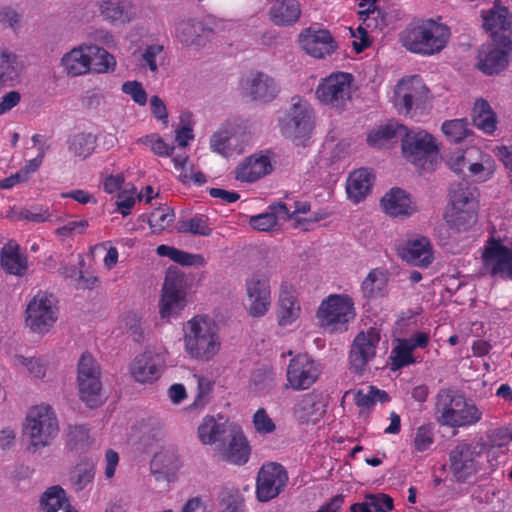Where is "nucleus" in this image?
I'll return each mask as SVG.
<instances>
[{
	"mask_svg": "<svg viewBox=\"0 0 512 512\" xmlns=\"http://www.w3.org/2000/svg\"><path fill=\"white\" fill-rule=\"evenodd\" d=\"M435 413L441 425L459 428L477 424L482 419V410L459 391L442 388L436 395Z\"/></svg>",
	"mask_w": 512,
	"mask_h": 512,
	"instance_id": "1",
	"label": "nucleus"
},
{
	"mask_svg": "<svg viewBox=\"0 0 512 512\" xmlns=\"http://www.w3.org/2000/svg\"><path fill=\"white\" fill-rule=\"evenodd\" d=\"M184 347L190 357L211 360L220 350L221 342L218 327L208 316L197 315L183 326Z\"/></svg>",
	"mask_w": 512,
	"mask_h": 512,
	"instance_id": "2",
	"label": "nucleus"
},
{
	"mask_svg": "<svg viewBox=\"0 0 512 512\" xmlns=\"http://www.w3.org/2000/svg\"><path fill=\"white\" fill-rule=\"evenodd\" d=\"M447 25L432 19L407 28L401 36L402 45L409 51L421 55H434L441 52L450 38Z\"/></svg>",
	"mask_w": 512,
	"mask_h": 512,
	"instance_id": "3",
	"label": "nucleus"
},
{
	"mask_svg": "<svg viewBox=\"0 0 512 512\" xmlns=\"http://www.w3.org/2000/svg\"><path fill=\"white\" fill-rule=\"evenodd\" d=\"M58 421L49 406H37L29 411L24 435L28 438L27 451L37 453L48 446L58 434Z\"/></svg>",
	"mask_w": 512,
	"mask_h": 512,
	"instance_id": "4",
	"label": "nucleus"
},
{
	"mask_svg": "<svg viewBox=\"0 0 512 512\" xmlns=\"http://www.w3.org/2000/svg\"><path fill=\"white\" fill-rule=\"evenodd\" d=\"M314 128V110L305 100L298 99L280 119V131L296 145H304Z\"/></svg>",
	"mask_w": 512,
	"mask_h": 512,
	"instance_id": "5",
	"label": "nucleus"
},
{
	"mask_svg": "<svg viewBox=\"0 0 512 512\" xmlns=\"http://www.w3.org/2000/svg\"><path fill=\"white\" fill-rule=\"evenodd\" d=\"M355 315L352 298L344 294L328 296L317 311L321 326L330 332L347 330V324Z\"/></svg>",
	"mask_w": 512,
	"mask_h": 512,
	"instance_id": "6",
	"label": "nucleus"
},
{
	"mask_svg": "<svg viewBox=\"0 0 512 512\" xmlns=\"http://www.w3.org/2000/svg\"><path fill=\"white\" fill-rule=\"evenodd\" d=\"M353 76L336 72L323 78L315 90L317 100L324 106L343 111L351 100Z\"/></svg>",
	"mask_w": 512,
	"mask_h": 512,
	"instance_id": "7",
	"label": "nucleus"
},
{
	"mask_svg": "<svg viewBox=\"0 0 512 512\" xmlns=\"http://www.w3.org/2000/svg\"><path fill=\"white\" fill-rule=\"evenodd\" d=\"M401 142L404 156L416 167L423 170L433 169L438 153L430 134L424 131H409L406 128Z\"/></svg>",
	"mask_w": 512,
	"mask_h": 512,
	"instance_id": "8",
	"label": "nucleus"
},
{
	"mask_svg": "<svg viewBox=\"0 0 512 512\" xmlns=\"http://www.w3.org/2000/svg\"><path fill=\"white\" fill-rule=\"evenodd\" d=\"M77 381L80 397L90 408H96L103 403L100 380L101 370L90 353H83L78 361Z\"/></svg>",
	"mask_w": 512,
	"mask_h": 512,
	"instance_id": "9",
	"label": "nucleus"
},
{
	"mask_svg": "<svg viewBox=\"0 0 512 512\" xmlns=\"http://www.w3.org/2000/svg\"><path fill=\"white\" fill-rule=\"evenodd\" d=\"M485 449V442L461 441L450 451V471L458 482H465L478 472V458Z\"/></svg>",
	"mask_w": 512,
	"mask_h": 512,
	"instance_id": "10",
	"label": "nucleus"
},
{
	"mask_svg": "<svg viewBox=\"0 0 512 512\" xmlns=\"http://www.w3.org/2000/svg\"><path fill=\"white\" fill-rule=\"evenodd\" d=\"M381 335L377 328L371 327L359 332L352 341L349 351V369L352 373L362 376L368 371L369 363L376 357V350Z\"/></svg>",
	"mask_w": 512,
	"mask_h": 512,
	"instance_id": "11",
	"label": "nucleus"
},
{
	"mask_svg": "<svg viewBox=\"0 0 512 512\" xmlns=\"http://www.w3.org/2000/svg\"><path fill=\"white\" fill-rule=\"evenodd\" d=\"M184 275L169 269L165 276L160 300V314L162 317H170L178 314L186 305Z\"/></svg>",
	"mask_w": 512,
	"mask_h": 512,
	"instance_id": "12",
	"label": "nucleus"
},
{
	"mask_svg": "<svg viewBox=\"0 0 512 512\" xmlns=\"http://www.w3.org/2000/svg\"><path fill=\"white\" fill-rule=\"evenodd\" d=\"M427 94L428 89L418 76L402 79L394 89V106L399 113L408 114L425 102Z\"/></svg>",
	"mask_w": 512,
	"mask_h": 512,
	"instance_id": "13",
	"label": "nucleus"
},
{
	"mask_svg": "<svg viewBox=\"0 0 512 512\" xmlns=\"http://www.w3.org/2000/svg\"><path fill=\"white\" fill-rule=\"evenodd\" d=\"M288 481L286 470L281 464L268 463L261 467L257 475L256 495L261 502L277 497Z\"/></svg>",
	"mask_w": 512,
	"mask_h": 512,
	"instance_id": "14",
	"label": "nucleus"
},
{
	"mask_svg": "<svg viewBox=\"0 0 512 512\" xmlns=\"http://www.w3.org/2000/svg\"><path fill=\"white\" fill-rule=\"evenodd\" d=\"M57 319L52 297L37 294L26 309V324L34 332H47Z\"/></svg>",
	"mask_w": 512,
	"mask_h": 512,
	"instance_id": "15",
	"label": "nucleus"
},
{
	"mask_svg": "<svg viewBox=\"0 0 512 512\" xmlns=\"http://www.w3.org/2000/svg\"><path fill=\"white\" fill-rule=\"evenodd\" d=\"M249 139L245 126L237 121H227L210 139L214 152L229 156L233 151H242V145Z\"/></svg>",
	"mask_w": 512,
	"mask_h": 512,
	"instance_id": "16",
	"label": "nucleus"
},
{
	"mask_svg": "<svg viewBox=\"0 0 512 512\" xmlns=\"http://www.w3.org/2000/svg\"><path fill=\"white\" fill-rule=\"evenodd\" d=\"M246 293L249 301V314L253 317L263 316L271 304L269 278L264 273H254L246 280Z\"/></svg>",
	"mask_w": 512,
	"mask_h": 512,
	"instance_id": "17",
	"label": "nucleus"
},
{
	"mask_svg": "<svg viewBox=\"0 0 512 512\" xmlns=\"http://www.w3.org/2000/svg\"><path fill=\"white\" fill-rule=\"evenodd\" d=\"M318 364L307 354H298L289 363L287 380L295 390L309 388L319 377Z\"/></svg>",
	"mask_w": 512,
	"mask_h": 512,
	"instance_id": "18",
	"label": "nucleus"
},
{
	"mask_svg": "<svg viewBox=\"0 0 512 512\" xmlns=\"http://www.w3.org/2000/svg\"><path fill=\"white\" fill-rule=\"evenodd\" d=\"M483 262L492 276L512 280V249L492 239L485 247Z\"/></svg>",
	"mask_w": 512,
	"mask_h": 512,
	"instance_id": "19",
	"label": "nucleus"
},
{
	"mask_svg": "<svg viewBox=\"0 0 512 512\" xmlns=\"http://www.w3.org/2000/svg\"><path fill=\"white\" fill-rule=\"evenodd\" d=\"M242 87L246 96L262 103L274 100L280 91L277 82L263 72H251L244 80Z\"/></svg>",
	"mask_w": 512,
	"mask_h": 512,
	"instance_id": "20",
	"label": "nucleus"
},
{
	"mask_svg": "<svg viewBox=\"0 0 512 512\" xmlns=\"http://www.w3.org/2000/svg\"><path fill=\"white\" fill-rule=\"evenodd\" d=\"M299 42L307 54L315 58H324L332 54L337 45L328 30L308 28L299 35Z\"/></svg>",
	"mask_w": 512,
	"mask_h": 512,
	"instance_id": "21",
	"label": "nucleus"
},
{
	"mask_svg": "<svg viewBox=\"0 0 512 512\" xmlns=\"http://www.w3.org/2000/svg\"><path fill=\"white\" fill-rule=\"evenodd\" d=\"M510 51L509 40L502 48L495 44L482 46L478 52L477 68L487 75L501 72L508 65Z\"/></svg>",
	"mask_w": 512,
	"mask_h": 512,
	"instance_id": "22",
	"label": "nucleus"
},
{
	"mask_svg": "<svg viewBox=\"0 0 512 512\" xmlns=\"http://www.w3.org/2000/svg\"><path fill=\"white\" fill-rule=\"evenodd\" d=\"M217 449L223 460L236 465L245 464L250 455L248 441L237 427L227 437L226 441L218 444Z\"/></svg>",
	"mask_w": 512,
	"mask_h": 512,
	"instance_id": "23",
	"label": "nucleus"
},
{
	"mask_svg": "<svg viewBox=\"0 0 512 512\" xmlns=\"http://www.w3.org/2000/svg\"><path fill=\"white\" fill-rule=\"evenodd\" d=\"M162 359L159 354L146 350L135 357L130 366L131 375L140 383L152 382L159 378Z\"/></svg>",
	"mask_w": 512,
	"mask_h": 512,
	"instance_id": "24",
	"label": "nucleus"
},
{
	"mask_svg": "<svg viewBox=\"0 0 512 512\" xmlns=\"http://www.w3.org/2000/svg\"><path fill=\"white\" fill-rule=\"evenodd\" d=\"M326 412V404L321 394L309 393L295 404L293 414L301 424L318 422Z\"/></svg>",
	"mask_w": 512,
	"mask_h": 512,
	"instance_id": "25",
	"label": "nucleus"
},
{
	"mask_svg": "<svg viewBox=\"0 0 512 512\" xmlns=\"http://www.w3.org/2000/svg\"><path fill=\"white\" fill-rule=\"evenodd\" d=\"M400 256L414 266L427 267L433 261L431 243L426 237L409 239L400 250Z\"/></svg>",
	"mask_w": 512,
	"mask_h": 512,
	"instance_id": "26",
	"label": "nucleus"
},
{
	"mask_svg": "<svg viewBox=\"0 0 512 512\" xmlns=\"http://www.w3.org/2000/svg\"><path fill=\"white\" fill-rule=\"evenodd\" d=\"M272 171L267 156L252 155L245 158L235 169V178L241 182H254Z\"/></svg>",
	"mask_w": 512,
	"mask_h": 512,
	"instance_id": "27",
	"label": "nucleus"
},
{
	"mask_svg": "<svg viewBox=\"0 0 512 512\" xmlns=\"http://www.w3.org/2000/svg\"><path fill=\"white\" fill-rule=\"evenodd\" d=\"M235 428L223 418L216 420L214 417H205L198 427V437L205 445H218L226 441Z\"/></svg>",
	"mask_w": 512,
	"mask_h": 512,
	"instance_id": "28",
	"label": "nucleus"
},
{
	"mask_svg": "<svg viewBox=\"0 0 512 512\" xmlns=\"http://www.w3.org/2000/svg\"><path fill=\"white\" fill-rule=\"evenodd\" d=\"M375 175L367 168H360L350 173L346 181L348 198L354 203L363 200L371 191Z\"/></svg>",
	"mask_w": 512,
	"mask_h": 512,
	"instance_id": "29",
	"label": "nucleus"
},
{
	"mask_svg": "<svg viewBox=\"0 0 512 512\" xmlns=\"http://www.w3.org/2000/svg\"><path fill=\"white\" fill-rule=\"evenodd\" d=\"M290 220V208L283 202H275L269 205L268 211L259 215L251 216L249 224L259 231L273 229L279 221Z\"/></svg>",
	"mask_w": 512,
	"mask_h": 512,
	"instance_id": "30",
	"label": "nucleus"
},
{
	"mask_svg": "<svg viewBox=\"0 0 512 512\" xmlns=\"http://www.w3.org/2000/svg\"><path fill=\"white\" fill-rule=\"evenodd\" d=\"M99 12L110 23H126L135 17V8L130 0H101Z\"/></svg>",
	"mask_w": 512,
	"mask_h": 512,
	"instance_id": "31",
	"label": "nucleus"
},
{
	"mask_svg": "<svg viewBox=\"0 0 512 512\" xmlns=\"http://www.w3.org/2000/svg\"><path fill=\"white\" fill-rule=\"evenodd\" d=\"M301 16L297 0H274L269 9L270 20L277 26H291Z\"/></svg>",
	"mask_w": 512,
	"mask_h": 512,
	"instance_id": "32",
	"label": "nucleus"
},
{
	"mask_svg": "<svg viewBox=\"0 0 512 512\" xmlns=\"http://www.w3.org/2000/svg\"><path fill=\"white\" fill-rule=\"evenodd\" d=\"M381 206L387 214L394 217L410 216L415 211L409 195L400 188H392L386 193L381 199Z\"/></svg>",
	"mask_w": 512,
	"mask_h": 512,
	"instance_id": "33",
	"label": "nucleus"
},
{
	"mask_svg": "<svg viewBox=\"0 0 512 512\" xmlns=\"http://www.w3.org/2000/svg\"><path fill=\"white\" fill-rule=\"evenodd\" d=\"M405 133L404 125L396 121H389L386 125L372 130L367 136V141L369 145L380 148L393 141L401 140Z\"/></svg>",
	"mask_w": 512,
	"mask_h": 512,
	"instance_id": "34",
	"label": "nucleus"
},
{
	"mask_svg": "<svg viewBox=\"0 0 512 512\" xmlns=\"http://www.w3.org/2000/svg\"><path fill=\"white\" fill-rule=\"evenodd\" d=\"M23 64L19 57L7 50L0 51V87L12 85L20 77Z\"/></svg>",
	"mask_w": 512,
	"mask_h": 512,
	"instance_id": "35",
	"label": "nucleus"
},
{
	"mask_svg": "<svg viewBox=\"0 0 512 512\" xmlns=\"http://www.w3.org/2000/svg\"><path fill=\"white\" fill-rule=\"evenodd\" d=\"M62 64L69 75L78 76L91 69L89 46L73 49L62 58Z\"/></svg>",
	"mask_w": 512,
	"mask_h": 512,
	"instance_id": "36",
	"label": "nucleus"
},
{
	"mask_svg": "<svg viewBox=\"0 0 512 512\" xmlns=\"http://www.w3.org/2000/svg\"><path fill=\"white\" fill-rule=\"evenodd\" d=\"M512 25V14L509 10L495 3L494 7L489 10L483 17V27L496 34L498 31H506Z\"/></svg>",
	"mask_w": 512,
	"mask_h": 512,
	"instance_id": "37",
	"label": "nucleus"
},
{
	"mask_svg": "<svg viewBox=\"0 0 512 512\" xmlns=\"http://www.w3.org/2000/svg\"><path fill=\"white\" fill-rule=\"evenodd\" d=\"M176 34L178 39L185 44H200V38H209L213 34L212 28L203 22H182L178 25Z\"/></svg>",
	"mask_w": 512,
	"mask_h": 512,
	"instance_id": "38",
	"label": "nucleus"
},
{
	"mask_svg": "<svg viewBox=\"0 0 512 512\" xmlns=\"http://www.w3.org/2000/svg\"><path fill=\"white\" fill-rule=\"evenodd\" d=\"M472 122L475 127L485 133L491 134L495 131L496 116L487 101L479 99L475 102L472 111Z\"/></svg>",
	"mask_w": 512,
	"mask_h": 512,
	"instance_id": "39",
	"label": "nucleus"
},
{
	"mask_svg": "<svg viewBox=\"0 0 512 512\" xmlns=\"http://www.w3.org/2000/svg\"><path fill=\"white\" fill-rule=\"evenodd\" d=\"M300 314V305L292 292L282 288L279 297L278 319L281 326L291 324Z\"/></svg>",
	"mask_w": 512,
	"mask_h": 512,
	"instance_id": "40",
	"label": "nucleus"
},
{
	"mask_svg": "<svg viewBox=\"0 0 512 512\" xmlns=\"http://www.w3.org/2000/svg\"><path fill=\"white\" fill-rule=\"evenodd\" d=\"M95 465L92 461L83 460L69 473V483L75 492L84 490L94 479Z\"/></svg>",
	"mask_w": 512,
	"mask_h": 512,
	"instance_id": "41",
	"label": "nucleus"
},
{
	"mask_svg": "<svg viewBox=\"0 0 512 512\" xmlns=\"http://www.w3.org/2000/svg\"><path fill=\"white\" fill-rule=\"evenodd\" d=\"M476 221V208L451 209L446 215L448 226L457 232L469 230Z\"/></svg>",
	"mask_w": 512,
	"mask_h": 512,
	"instance_id": "42",
	"label": "nucleus"
},
{
	"mask_svg": "<svg viewBox=\"0 0 512 512\" xmlns=\"http://www.w3.org/2000/svg\"><path fill=\"white\" fill-rule=\"evenodd\" d=\"M387 282L386 272L381 269L371 270L361 285L363 296L366 298L384 296Z\"/></svg>",
	"mask_w": 512,
	"mask_h": 512,
	"instance_id": "43",
	"label": "nucleus"
},
{
	"mask_svg": "<svg viewBox=\"0 0 512 512\" xmlns=\"http://www.w3.org/2000/svg\"><path fill=\"white\" fill-rule=\"evenodd\" d=\"M2 267L10 274L22 275L26 268V259L17 251V245H5L1 251Z\"/></svg>",
	"mask_w": 512,
	"mask_h": 512,
	"instance_id": "44",
	"label": "nucleus"
},
{
	"mask_svg": "<svg viewBox=\"0 0 512 512\" xmlns=\"http://www.w3.org/2000/svg\"><path fill=\"white\" fill-rule=\"evenodd\" d=\"M150 468L157 480L161 477L166 478L178 468L177 457L170 451L156 453L151 460Z\"/></svg>",
	"mask_w": 512,
	"mask_h": 512,
	"instance_id": "45",
	"label": "nucleus"
},
{
	"mask_svg": "<svg viewBox=\"0 0 512 512\" xmlns=\"http://www.w3.org/2000/svg\"><path fill=\"white\" fill-rule=\"evenodd\" d=\"M355 404L362 410H369L376 403L390 401L388 393L375 386H368L367 389H359L354 393Z\"/></svg>",
	"mask_w": 512,
	"mask_h": 512,
	"instance_id": "46",
	"label": "nucleus"
},
{
	"mask_svg": "<svg viewBox=\"0 0 512 512\" xmlns=\"http://www.w3.org/2000/svg\"><path fill=\"white\" fill-rule=\"evenodd\" d=\"M451 209L477 208V201L473 190L467 183H459L450 191Z\"/></svg>",
	"mask_w": 512,
	"mask_h": 512,
	"instance_id": "47",
	"label": "nucleus"
},
{
	"mask_svg": "<svg viewBox=\"0 0 512 512\" xmlns=\"http://www.w3.org/2000/svg\"><path fill=\"white\" fill-rule=\"evenodd\" d=\"M91 69L98 73L114 70L116 61L113 55L98 46H89Z\"/></svg>",
	"mask_w": 512,
	"mask_h": 512,
	"instance_id": "48",
	"label": "nucleus"
},
{
	"mask_svg": "<svg viewBox=\"0 0 512 512\" xmlns=\"http://www.w3.org/2000/svg\"><path fill=\"white\" fill-rule=\"evenodd\" d=\"M163 45L151 44L148 45L141 54L140 66L147 67L151 73L157 74L159 65L163 63Z\"/></svg>",
	"mask_w": 512,
	"mask_h": 512,
	"instance_id": "49",
	"label": "nucleus"
},
{
	"mask_svg": "<svg viewBox=\"0 0 512 512\" xmlns=\"http://www.w3.org/2000/svg\"><path fill=\"white\" fill-rule=\"evenodd\" d=\"M67 502L65 491L60 486L48 488L40 503L45 512H57Z\"/></svg>",
	"mask_w": 512,
	"mask_h": 512,
	"instance_id": "50",
	"label": "nucleus"
},
{
	"mask_svg": "<svg viewBox=\"0 0 512 512\" xmlns=\"http://www.w3.org/2000/svg\"><path fill=\"white\" fill-rule=\"evenodd\" d=\"M95 148V137L91 133H79L69 141V150L75 156L86 158Z\"/></svg>",
	"mask_w": 512,
	"mask_h": 512,
	"instance_id": "51",
	"label": "nucleus"
},
{
	"mask_svg": "<svg viewBox=\"0 0 512 512\" xmlns=\"http://www.w3.org/2000/svg\"><path fill=\"white\" fill-rule=\"evenodd\" d=\"M441 129L446 138L453 143L461 142L470 133L466 119L447 120Z\"/></svg>",
	"mask_w": 512,
	"mask_h": 512,
	"instance_id": "52",
	"label": "nucleus"
},
{
	"mask_svg": "<svg viewBox=\"0 0 512 512\" xmlns=\"http://www.w3.org/2000/svg\"><path fill=\"white\" fill-rule=\"evenodd\" d=\"M412 347L409 345V340H398L397 345L391 352V359L393 369H400L414 362L412 357Z\"/></svg>",
	"mask_w": 512,
	"mask_h": 512,
	"instance_id": "53",
	"label": "nucleus"
},
{
	"mask_svg": "<svg viewBox=\"0 0 512 512\" xmlns=\"http://www.w3.org/2000/svg\"><path fill=\"white\" fill-rule=\"evenodd\" d=\"M359 14L360 16L365 15L363 24L366 28L382 30L387 26L386 13L379 7L375 6V0H373L365 11H361Z\"/></svg>",
	"mask_w": 512,
	"mask_h": 512,
	"instance_id": "54",
	"label": "nucleus"
},
{
	"mask_svg": "<svg viewBox=\"0 0 512 512\" xmlns=\"http://www.w3.org/2000/svg\"><path fill=\"white\" fill-rule=\"evenodd\" d=\"M174 218L175 214L170 207H160L151 213L148 224L154 231H162L174 221Z\"/></svg>",
	"mask_w": 512,
	"mask_h": 512,
	"instance_id": "55",
	"label": "nucleus"
},
{
	"mask_svg": "<svg viewBox=\"0 0 512 512\" xmlns=\"http://www.w3.org/2000/svg\"><path fill=\"white\" fill-rule=\"evenodd\" d=\"M179 230L181 232L202 236H209L212 232V229L207 223V219L202 216H196L182 221Z\"/></svg>",
	"mask_w": 512,
	"mask_h": 512,
	"instance_id": "56",
	"label": "nucleus"
},
{
	"mask_svg": "<svg viewBox=\"0 0 512 512\" xmlns=\"http://www.w3.org/2000/svg\"><path fill=\"white\" fill-rule=\"evenodd\" d=\"M365 502L361 504L367 505L368 510L373 509L375 512H388L393 509V499L384 493L366 494Z\"/></svg>",
	"mask_w": 512,
	"mask_h": 512,
	"instance_id": "57",
	"label": "nucleus"
},
{
	"mask_svg": "<svg viewBox=\"0 0 512 512\" xmlns=\"http://www.w3.org/2000/svg\"><path fill=\"white\" fill-rule=\"evenodd\" d=\"M125 327L134 341L140 342L144 338V323L135 313H129L125 316Z\"/></svg>",
	"mask_w": 512,
	"mask_h": 512,
	"instance_id": "58",
	"label": "nucleus"
},
{
	"mask_svg": "<svg viewBox=\"0 0 512 512\" xmlns=\"http://www.w3.org/2000/svg\"><path fill=\"white\" fill-rule=\"evenodd\" d=\"M253 425L256 432L260 434L272 433L276 426L273 420L268 416L264 408L258 409L253 416Z\"/></svg>",
	"mask_w": 512,
	"mask_h": 512,
	"instance_id": "59",
	"label": "nucleus"
},
{
	"mask_svg": "<svg viewBox=\"0 0 512 512\" xmlns=\"http://www.w3.org/2000/svg\"><path fill=\"white\" fill-rule=\"evenodd\" d=\"M433 441V432L430 425H422L416 430L414 446L417 451L427 450L433 444Z\"/></svg>",
	"mask_w": 512,
	"mask_h": 512,
	"instance_id": "60",
	"label": "nucleus"
},
{
	"mask_svg": "<svg viewBox=\"0 0 512 512\" xmlns=\"http://www.w3.org/2000/svg\"><path fill=\"white\" fill-rule=\"evenodd\" d=\"M123 93L129 95L134 102L144 106L147 103V93L138 81H127L122 85Z\"/></svg>",
	"mask_w": 512,
	"mask_h": 512,
	"instance_id": "61",
	"label": "nucleus"
},
{
	"mask_svg": "<svg viewBox=\"0 0 512 512\" xmlns=\"http://www.w3.org/2000/svg\"><path fill=\"white\" fill-rule=\"evenodd\" d=\"M488 437L494 446L502 447L512 441V426L496 428L489 433Z\"/></svg>",
	"mask_w": 512,
	"mask_h": 512,
	"instance_id": "62",
	"label": "nucleus"
},
{
	"mask_svg": "<svg viewBox=\"0 0 512 512\" xmlns=\"http://www.w3.org/2000/svg\"><path fill=\"white\" fill-rule=\"evenodd\" d=\"M473 151H466L461 152L458 151L454 153L450 158L447 160V165L451 170H453L455 173L460 174L463 172L464 168H467L468 164V155H470Z\"/></svg>",
	"mask_w": 512,
	"mask_h": 512,
	"instance_id": "63",
	"label": "nucleus"
},
{
	"mask_svg": "<svg viewBox=\"0 0 512 512\" xmlns=\"http://www.w3.org/2000/svg\"><path fill=\"white\" fill-rule=\"evenodd\" d=\"M174 262L183 266H203L205 259L200 254H192L178 249Z\"/></svg>",
	"mask_w": 512,
	"mask_h": 512,
	"instance_id": "64",
	"label": "nucleus"
}]
</instances>
